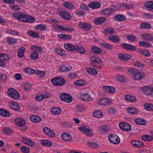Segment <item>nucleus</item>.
Here are the masks:
<instances>
[{"instance_id":"nucleus-57","label":"nucleus","mask_w":153,"mask_h":153,"mask_svg":"<svg viewBox=\"0 0 153 153\" xmlns=\"http://www.w3.org/2000/svg\"><path fill=\"white\" fill-rule=\"evenodd\" d=\"M142 139L145 141H149L153 140V138L150 136L148 135H143L141 137Z\"/></svg>"},{"instance_id":"nucleus-20","label":"nucleus","mask_w":153,"mask_h":153,"mask_svg":"<svg viewBox=\"0 0 153 153\" xmlns=\"http://www.w3.org/2000/svg\"><path fill=\"white\" fill-rule=\"evenodd\" d=\"M61 137L62 139L65 141H71L72 140L71 136L69 134L66 132L63 133L61 135Z\"/></svg>"},{"instance_id":"nucleus-27","label":"nucleus","mask_w":153,"mask_h":153,"mask_svg":"<svg viewBox=\"0 0 153 153\" xmlns=\"http://www.w3.org/2000/svg\"><path fill=\"white\" fill-rule=\"evenodd\" d=\"M152 88L149 87L147 86L143 87L142 89V92L146 95L151 94H152Z\"/></svg>"},{"instance_id":"nucleus-54","label":"nucleus","mask_w":153,"mask_h":153,"mask_svg":"<svg viewBox=\"0 0 153 153\" xmlns=\"http://www.w3.org/2000/svg\"><path fill=\"white\" fill-rule=\"evenodd\" d=\"M86 71L89 73L94 75H96L98 73V72L96 70L91 68H87Z\"/></svg>"},{"instance_id":"nucleus-10","label":"nucleus","mask_w":153,"mask_h":153,"mask_svg":"<svg viewBox=\"0 0 153 153\" xmlns=\"http://www.w3.org/2000/svg\"><path fill=\"white\" fill-rule=\"evenodd\" d=\"M65 80L62 78H53L51 80V83L54 85H61L65 83Z\"/></svg>"},{"instance_id":"nucleus-36","label":"nucleus","mask_w":153,"mask_h":153,"mask_svg":"<svg viewBox=\"0 0 153 153\" xmlns=\"http://www.w3.org/2000/svg\"><path fill=\"white\" fill-rule=\"evenodd\" d=\"M63 5L65 7L68 9H72L74 8V6L73 4L69 1L65 2Z\"/></svg>"},{"instance_id":"nucleus-50","label":"nucleus","mask_w":153,"mask_h":153,"mask_svg":"<svg viewBox=\"0 0 153 153\" xmlns=\"http://www.w3.org/2000/svg\"><path fill=\"white\" fill-rule=\"evenodd\" d=\"M74 83L76 85L82 86L85 84L86 82L85 81L83 80H79L76 81Z\"/></svg>"},{"instance_id":"nucleus-26","label":"nucleus","mask_w":153,"mask_h":153,"mask_svg":"<svg viewBox=\"0 0 153 153\" xmlns=\"http://www.w3.org/2000/svg\"><path fill=\"white\" fill-rule=\"evenodd\" d=\"M106 20V18L105 17L97 18L93 21V22L96 25H100L104 22Z\"/></svg>"},{"instance_id":"nucleus-17","label":"nucleus","mask_w":153,"mask_h":153,"mask_svg":"<svg viewBox=\"0 0 153 153\" xmlns=\"http://www.w3.org/2000/svg\"><path fill=\"white\" fill-rule=\"evenodd\" d=\"M143 40L149 41H153V36L149 33H144L141 35Z\"/></svg>"},{"instance_id":"nucleus-58","label":"nucleus","mask_w":153,"mask_h":153,"mask_svg":"<svg viewBox=\"0 0 153 153\" xmlns=\"http://www.w3.org/2000/svg\"><path fill=\"white\" fill-rule=\"evenodd\" d=\"M30 48L32 51H36L39 52H42V48L40 46H32Z\"/></svg>"},{"instance_id":"nucleus-53","label":"nucleus","mask_w":153,"mask_h":153,"mask_svg":"<svg viewBox=\"0 0 153 153\" xmlns=\"http://www.w3.org/2000/svg\"><path fill=\"white\" fill-rule=\"evenodd\" d=\"M99 130L100 132L102 134L107 133L109 131L108 127L105 126H103L100 127L99 128Z\"/></svg>"},{"instance_id":"nucleus-62","label":"nucleus","mask_w":153,"mask_h":153,"mask_svg":"<svg viewBox=\"0 0 153 153\" xmlns=\"http://www.w3.org/2000/svg\"><path fill=\"white\" fill-rule=\"evenodd\" d=\"M87 145L88 146L92 148H95L98 147L99 146L97 143L90 142H88Z\"/></svg>"},{"instance_id":"nucleus-30","label":"nucleus","mask_w":153,"mask_h":153,"mask_svg":"<svg viewBox=\"0 0 153 153\" xmlns=\"http://www.w3.org/2000/svg\"><path fill=\"white\" fill-rule=\"evenodd\" d=\"M51 112L54 115H57L61 114V110L60 108L54 107L51 109Z\"/></svg>"},{"instance_id":"nucleus-14","label":"nucleus","mask_w":153,"mask_h":153,"mask_svg":"<svg viewBox=\"0 0 153 153\" xmlns=\"http://www.w3.org/2000/svg\"><path fill=\"white\" fill-rule=\"evenodd\" d=\"M59 70L63 72H67L72 69V67L69 63H66L59 67Z\"/></svg>"},{"instance_id":"nucleus-59","label":"nucleus","mask_w":153,"mask_h":153,"mask_svg":"<svg viewBox=\"0 0 153 153\" xmlns=\"http://www.w3.org/2000/svg\"><path fill=\"white\" fill-rule=\"evenodd\" d=\"M6 31L7 33L10 34L12 35L15 36H18L19 35V33L18 31H16L14 30H12L11 29L7 30Z\"/></svg>"},{"instance_id":"nucleus-13","label":"nucleus","mask_w":153,"mask_h":153,"mask_svg":"<svg viewBox=\"0 0 153 153\" xmlns=\"http://www.w3.org/2000/svg\"><path fill=\"white\" fill-rule=\"evenodd\" d=\"M79 26L83 30L86 31L91 29L92 27L90 24L84 22L79 23Z\"/></svg>"},{"instance_id":"nucleus-6","label":"nucleus","mask_w":153,"mask_h":153,"mask_svg":"<svg viewBox=\"0 0 153 153\" xmlns=\"http://www.w3.org/2000/svg\"><path fill=\"white\" fill-rule=\"evenodd\" d=\"M108 139L111 143L115 144L119 143L120 141L118 136L113 134H110L108 137Z\"/></svg>"},{"instance_id":"nucleus-48","label":"nucleus","mask_w":153,"mask_h":153,"mask_svg":"<svg viewBox=\"0 0 153 153\" xmlns=\"http://www.w3.org/2000/svg\"><path fill=\"white\" fill-rule=\"evenodd\" d=\"M0 114L4 117H8L10 116V113L5 109H0Z\"/></svg>"},{"instance_id":"nucleus-43","label":"nucleus","mask_w":153,"mask_h":153,"mask_svg":"<svg viewBox=\"0 0 153 153\" xmlns=\"http://www.w3.org/2000/svg\"><path fill=\"white\" fill-rule=\"evenodd\" d=\"M139 52L141 55L145 56H151L150 53L148 51L144 49H140Z\"/></svg>"},{"instance_id":"nucleus-28","label":"nucleus","mask_w":153,"mask_h":153,"mask_svg":"<svg viewBox=\"0 0 153 153\" xmlns=\"http://www.w3.org/2000/svg\"><path fill=\"white\" fill-rule=\"evenodd\" d=\"M143 5L145 7L148 8L151 11H153V1L146 2L144 3Z\"/></svg>"},{"instance_id":"nucleus-32","label":"nucleus","mask_w":153,"mask_h":153,"mask_svg":"<svg viewBox=\"0 0 153 153\" xmlns=\"http://www.w3.org/2000/svg\"><path fill=\"white\" fill-rule=\"evenodd\" d=\"M34 28L35 30L43 31L46 30L47 26L45 25L40 24L35 26Z\"/></svg>"},{"instance_id":"nucleus-22","label":"nucleus","mask_w":153,"mask_h":153,"mask_svg":"<svg viewBox=\"0 0 153 153\" xmlns=\"http://www.w3.org/2000/svg\"><path fill=\"white\" fill-rule=\"evenodd\" d=\"M60 17L67 20H69L71 19V16L67 12L63 11L59 14Z\"/></svg>"},{"instance_id":"nucleus-29","label":"nucleus","mask_w":153,"mask_h":153,"mask_svg":"<svg viewBox=\"0 0 153 153\" xmlns=\"http://www.w3.org/2000/svg\"><path fill=\"white\" fill-rule=\"evenodd\" d=\"M14 122L17 125L21 127L23 126L25 123V120L21 118L16 119L15 120Z\"/></svg>"},{"instance_id":"nucleus-61","label":"nucleus","mask_w":153,"mask_h":153,"mask_svg":"<svg viewBox=\"0 0 153 153\" xmlns=\"http://www.w3.org/2000/svg\"><path fill=\"white\" fill-rule=\"evenodd\" d=\"M38 56L39 55L38 53L36 51L33 52L30 55V57L33 60L37 59L38 58Z\"/></svg>"},{"instance_id":"nucleus-8","label":"nucleus","mask_w":153,"mask_h":153,"mask_svg":"<svg viewBox=\"0 0 153 153\" xmlns=\"http://www.w3.org/2000/svg\"><path fill=\"white\" fill-rule=\"evenodd\" d=\"M119 126L120 129L126 131H130L131 129V126L126 123L122 122L119 124Z\"/></svg>"},{"instance_id":"nucleus-45","label":"nucleus","mask_w":153,"mask_h":153,"mask_svg":"<svg viewBox=\"0 0 153 153\" xmlns=\"http://www.w3.org/2000/svg\"><path fill=\"white\" fill-rule=\"evenodd\" d=\"M140 27L143 29H149L151 28V25L149 23L143 22L140 25Z\"/></svg>"},{"instance_id":"nucleus-39","label":"nucleus","mask_w":153,"mask_h":153,"mask_svg":"<svg viewBox=\"0 0 153 153\" xmlns=\"http://www.w3.org/2000/svg\"><path fill=\"white\" fill-rule=\"evenodd\" d=\"M30 119L32 122L34 123L39 122L41 120L40 117L37 115H33L31 116Z\"/></svg>"},{"instance_id":"nucleus-47","label":"nucleus","mask_w":153,"mask_h":153,"mask_svg":"<svg viewBox=\"0 0 153 153\" xmlns=\"http://www.w3.org/2000/svg\"><path fill=\"white\" fill-rule=\"evenodd\" d=\"M27 35L30 37L34 38H38L39 37V35L37 33L32 31H28L27 32Z\"/></svg>"},{"instance_id":"nucleus-52","label":"nucleus","mask_w":153,"mask_h":153,"mask_svg":"<svg viewBox=\"0 0 153 153\" xmlns=\"http://www.w3.org/2000/svg\"><path fill=\"white\" fill-rule=\"evenodd\" d=\"M127 111L130 114H135L137 113L138 111L137 109L133 108H127Z\"/></svg>"},{"instance_id":"nucleus-4","label":"nucleus","mask_w":153,"mask_h":153,"mask_svg":"<svg viewBox=\"0 0 153 153\" xmlns=\"http://www.w3.org/2000/svg\"><path fill=\"white\" fill-rule=\"evenodd\" d=\"M78 130L86 135L91 136L93 135L92 130L87 126H83L78 128Z\"/></svg>"},{"instance_id":"nucleus-46","label":"nucleus","mask_w":153,"mask_h":153,"mask_svg":"<svg viewBox=\"0 0 153 153\" xmlns=\"http://www.w3.org/2000/svg\"><path fill=\"white\" fill-rule=\"evenodd\" d=\"M25 50V48L24 47H22L20 48L18 53V56L20 58L22 57L24 55V52Z\"/></svg>"},{"instance_id":"nucleus-3","label":"nucleus","mask_w":153,"mask_h":153,"mask_svg":"<svg viewBox=\"0 0 153 153\" xmlns=\"http://www.w3.org/2000/svg\"><path fill=\"white\" fill-rule=\"evenodd\" d=\"M7 93L9 96L13 99L18 100L20 98V95L19 93L13 88L8 89Z\"/></svg>"},{"instance_id":"nucleus-42","label":"nucleus","mask_w":153,"mask_h":153,"mask_svg":"<svg viewBox=\"0 0 153 153\" xmlns=\"http://www.w3.org/2000/svg\"><path fill=\"white\" fill-rule=\"evenodd\" d=\"M94 117L96 118H100L103 116V113L100 110L95 111L92 114Z\"/></svg>"},{"instance_id":"nucleus-63","label":"nucleus","mask_w":153,"mask_h":153,"mask_svg":"<svg viewBox=\"0 0 153 153\" xmlns=\"http://www.w3.org/2000/svg\"><path fill=\"white\" fill-rule=\"evenodd\" d=\"M117 79L120 82H124L125 81L126 78L123 75H118L117 77Z\"/></svg>"},{"instance_id":"nucleus-44","label":"nucleus","mask_w":153,"mask_h":153,"mask_svg":"<svg viewBox=\"0 0 153 153\" xmlns=\"http://www.w3.org/2000/svg\"><path fill=\"white\" fill-rule=\"evenodd\" d=\"M40 143L45 146H51L52 145V143L48 140H42L40 141Z\"/></svg>"},{"instance_id":"nucleus-55","label":"nucleus","mask_w":153,"mask_h":153,"mask_svg":"<svg viewBox=\"0 0 153 153\" xmlns=\"http://www.w3.org/2000/svg\"><path fill=\"white\" fill-rule=\"evenodd\" d=\"M144 107L145 109L148 111L153 110V105L150 103H146L144 104Z\"/></svg>"},{"instance_id":"nucleus-49","label":"nucleus","mask_w":153,"mask_h":153,"mask_svg":"<svg viewBox=\"0 0 153 153\" xmlns=\"http://www.w3.org/2000/svg\"><path fill=\"white\" fill-rule=\"evenodd\" d=\"M23 70L25 73L28 74H34L35 72V70L29 67L23 68Z\"/></svg>"},{"instance_id":"nucleus-56","label":"nucleus","mask_w":153,"mask_h":153,"mask_svg":"<svg viewBox=\"0 0 153 153\" xmlns=\"http://www.w3.org/2000/svg\"><path fill=\"white\" fill-rule=\"evenodd\" d=\"M91 49L92 51L96 53L100 54L102 52L101 49L95 46H92Z\"/></svg>"},{"instance_id":"nucleus-21","label":"nucleus","mask_w":153,"mask_h":153,"mask_svg":"<svg viewBox=\"0 0 153 153\" xmlns=\"http://www.w3.org/2000/svg\"><path fill=\"white\" fill-rule=\"evenodd\" d=\"M121 45L123 48L125 50H127L132 51H135L136 50V47L126 43L122 44Z\"/></svg>"},{"instance_id":"nucleus-15","label":"nucleus","mask_w":153,"mask_h":153,"mask_svg":"<svg viewBox=\"0 0 153 153\" xmlns=\"http://www.w3.org/2000/svg\"><path fill=\"white\" fill-rule=\"evenodd\" d=\"M9 105L11 108L15 111H19L20 109V105L17 102L14 101L10 102Z\"/></svg>"},{"instance_id":"nucleus-23","label":"nucleus","mask_w":153,"mask_h":153,"mask_svg":"<svg viewBox=\"0 0 153 153\" xmlns=\"http://www.w3.org/2000/svg\"><path fill=\"white\" fill-rule=\"evenodd\" d=\"M118 56L120 59L124 60H128L131 57V56L129 54L123 53H119Z\"/></svg>"},{"instance_id":"nucleus-60","label":"nucleus","mask_w":153,"mask_h":153,"mask_svg":"<svg viewBox=\"0 0 153 153\" xmlns=\"http://www.w3.org/2000/svg\"><path fill=\"white\" fill-rule=\"evenodd\" d=\"M35 71L34 74L39 76L40 77H43L45 75V73L44 71H42L39 70H35Z\"/></svg>"},{"instance_id":"nucleus-33","label":"nucleus","mask_w":153,"mask_h":153,"mask_svg":"<svg viewBox=\"0 0 153 153\" xmlns=\"http://www.w3.org/2000/svg\"><path fill=\"white\" fill-rule=\"evenodd\" d=\"M134 122L136 123L138 125H146L147 124V122L146 120L139 118L135 119Z\"/></svg>"},{"instance_id":"nucleus-34","label":"nucleus","mask_w":153,"mask_h":153,"mask_svg":"<svg viewBox=\"0 0 153 153\" xmlns=\"http://www.w3.org/2000/svg\"><path fill=\"white\" fill-rule=\"evenodd\" d=\"M126 38L129 41L135 42L138 41L137 37L132 34L127 36Z\"/></svg>"},{"instance_id":"nucleus-41","label":"nucleus","mask_w":153,"mask_h":153,"mask_svg":"<svg viewBox=\"0 0 153 153\" xmlns=\"http://www.w3.org/2000/svg\"><path fill=\"white\" fill-rule=\"evenodd\" d=\"M100 45L106 49L111 50L113 48V45L108 42H102L100 44Z\"/></svg>"},{"instance_id":"nucleus-12","label":"nucleus","mask_w":153,"mask_h":153,"mask_svg":"<svg viewBox=\"0 0 153 153\" xmlns=\"http://www.w3.org/2000/svg\"><path fill=\"white\" fill-rule=\"evenodd\" d=\"M44 133L48 137H53L55 136V132L50 128L47 127H45L42 129Z\"/></svg>"},{"instance_id":"nucleus-51","label":"nucleus","mask_w":153,"mask_h":153,"mask_svg":"<svg viewBox=\"0 0 153 153\" xmlns=\"http://www.w3.org/2000/svg\"><path fill=\"white\" fill-rule=\"evenodd\" d=\"M114 18L115 20L119 21H124L125 19L124 16L120 14L116 15Z\"/></svg>"},{"instance_id":"nucleus-2","label":"nucleus","mask_w":153,"mask_h":153,"mask_svg":"<svg viewBox=\"0 0 153 153\" xmlns=\"http://www.w3.org/2000/svg\"><path fill=\"white\" fill-rule=\"evenodd\" d=\"M128 72L134 79L137 80L143 79L145 75L144 73L139 71L135 69H130Z\"/></svg>"},{"instance_id":"nucleus-35","label":"nucleus","mask_w":153,"mask_h":153,"mask_svg":"<svg viewBox=\"0 0 153 153\" xmlns=\"http://www.w3.org/2000/svg\"><path fill=\"white\" fill-rule=\"evenodd\" d=\"M124 98L127 101L131 102H135L137 100L135 97L129 95L125 96Z\"/></svg>"},{"instance_id":"nucleus-5","label":"nucleus","mask_w":153,"mask_h":153,"mask_svg":"<svg viewBox=\"0 0 153 153\" xmlns=\"http://www.w3.org/2000/svg\"><path fill=\"white\" fill-rule=\"evenodd\" d=\"M113 100L108 97H104L99 99L98 103L102 105H110L113 103Z\"/></svg>"},{"instance_id":"nucleus-31","label":"nucleus","mask_w":153,"mask_h":153,"mask_svg":"<svg viewBox=\"0 0 153 153\" xmlns=\"http://www.w3.org/2000/svg\"><path fill=\"white\" fill-rule=\"evenodd\" d=\"M22 141L24 143L29 146H33L35 144L34 142L32 140L25 137L22 138Z\"/></svg>"},{"instance_id":"nucleus-11","label":"nucleus","mask_w":153,"mask_h":153,"mask_svg":"<svg viewBox=\"0 0 153 153\" xmlns=\"http://www.w3.org/2000/svg\"><path fill=\"white\" fill-rule=\"evenodd\" d=\"M9 59V56L7 55L4 53H0V66H5V64L4 61H7Z\"/></svg>"},{"instance_id":"nucleus-1","label":"nucleus","mask_w":153,"mask_h":153,"mask_svg":"<svg viewBox=\"0 0 153 153\" xmlns=\"http://www.w3.org/2000/svg\"><path fill=\"white\" fill-rule=\"evenodd\" d=\"M12 17L14 19H16L21 22H24L32 23L36 20L33 17L27 15L22 12L15 13L13 14Z\"/></svg>"},{"instance_id":"nucleus-19","label":"nucleus","mask_w":153,"mask_h":153,"mask_svg":"<svg viewBox=\"0 0 153 153\" xmlns=\"http://www.w3.org/2000/svg\"><path fill=\"white\" fill-rule=\"evenodd\" d=\"M114 10L111 8L104 9L101 11V13L105 16H109L111 13L114 12Z\"/></svg>"},{"instance_id":"nucleus-18","label":"nucleus","mask_w":153,"mask_h":153,"mask_svg":"<svg viewBox=\"0 0 153 153\" xmlns=\"http://www.w3.org/2000/svg\"><path fill=\"white\" fill-rule=\"evenodd\" d=\"M102 88L104 91L109 93H114L116 91L115 88L109 86H104Z\"/></svg>"},{"instance_id":"nucleus-64","label":"nucleus","mask_w":153,"mask_h":153,"mask_svg":"<svg viewBox=\"0 0 153 153\" xmlns=\"http://www.w3.org/2000/svg\"><path fill=\"white\" fill-rule=\"evenodd\" d=\"M7 42L10 44H14L16 43V40L13 38H9L7 39Z\"/></svg>"},{"instance_id":"nucleus-16","label":"nucleus","mask_w":153,"mask_h":153,"mask_svg":"<svg viewBox=\"0 0 153 153\" xmlns=\"http://www.w3.org/2000/svg\"><path fill=\"white\" fill-rule=\"evenodd\" d=\"M132 145L135 148H139L143 147L144 144L142 142L137 140H133L131 141Z\"/></svg>"},{"instance_id":"nucleus-38","label":"nucleus","mask_w":153,"mask_h":153,"mask_svg":"<svg viewBox=\"0 0 153 153\" xmlns=\"http://www.w3.org/2000/svg\"><path fill=\"white\" fill-rule=\"evenodd\" d=\"M108 39L112 42H118L120 40V39L118 36H111L108 37Z\"/></svg>"},{"instance_id":"nucleus-37","label":"nucleus","mask_w":153,"mask_h":153,"mask_svg":"<svg viewBox=\"0 0 153 153\" xmlns=\"http://www.w3.org/2000/svg\"><path fill=\"white\" fill-rule=\"evenodd\" d=\"M89 6L91 8L95 9L99 7L100 6V4L98 2H93L89 4Z\"/></svg>"},{"instance_id":"nucleus-7","label":"nucleus","mask_w":153,"mask_h":153,"mask_svg":"<svg viewBox=\"0 0 153 153\" xmlns=\"http://www.w3.org/2000/svg\"><path fill=\"white\" fill-rule=\"evenodd\" d=\"M80 99L81 100L87 102H92L93 100V98L87 93L81 94L80 96Z\"/></svg>"},{"instance_id":"nucleus-9","label":"nucleus","mask_w":153,"mask_h":153,"mask_svg":"<svg viewBox=\"0 0 153 153\" xmlns=\"http://www.w3.org/2000/svg\"><path fill=\"white\" fill-rule=\"evenodd\" d=\"M61 99L63 101L70 103L72 100V98L70 95L66 93H63L60 95Z\"/></svg>"},{"instance_id":"nucleus-25","label":"nucleus","mask_w":153,"mask_h":153,"mask_svg":"<svg viewBox=\"0 0 153 153\" xmlns=\"http://www.w3.org/2000/svg\"><path fill=\"white\" fill-rule=\"evenodd\" d=\"M64 47L65 49L67 50L74 51L76 50V46L71 44L66 43L64 45Z\"/></svg>"},{"instance_id":"nucleus-40","label":"nucleus","mask_w":153,"mask_h":153,"mask_svg":"<svg viewBox=\"0 0 153 153\" xmlns=\"http://www.w3.org/2000/svg\"><path fill=\"white\" fill-rule=\"evenodd\" d=\"M75 51H76L80 54H84L86 52L85 49L82 46H76Z\"/></svg>"},{"instance_id":"nucleus-24","label":"nucleus","mask_w":153,"mask_h":153,"mask_svg":"<svg viewBox=\"0 0 153 153\" xmlns=\"http://www.w3.org/2000/svg\"><path fill=\"white\" fill-rule=\"evenodd\" d=\"M115 31V30L114 28L110 27L105 28L104 30V32L107 36L114 34Z\"/></svg>"}]
</instances>
